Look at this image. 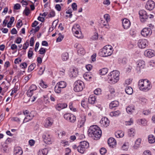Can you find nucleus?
<instances>
[{"mask_svg": "<svg viewBox=\"0 0 155 155\" xmlns=\"http://www.w3.org/2000/svg\"><path fill=\"white\" fill-rule=\"evenodd\" d=\"M87 134L89 137H92L94 140H97L100 139L101 136L102 131L97 126L92 125L89 128Z\"/></svg>", "mask_w": 155, "mask_h": 155, "instance_id": "nucleus-1", "label": "nucleus"}, {"mask_svg": "<svg viewBox=\"0 0 155 155\" xmlns=\"http://www.w3.org/2000/svg\"><path fill=\"white\" fill-rule=\"evenodd\" d=\"M112 53V47L110 45H107L100 50L99 54L103 57H107L110 55Z\"/></svg>", "mask_w": 155, "mask_h": 155, "instance_id": "nucleus-2", "label": "nucleus"}, {"mask_svg": "<svg viewBox=\"0 0 155 155\" xmlns=\"http://www.w3.org/2000/svg\"><path fill=\"white\" fill-rule=\"evenodd\" d=\"M84 82L80 80L75 81L74 84V90L76 92H79L83 90L84 87Z\"/></svg>", "mask_w": 155, "mask_h": 155, "instance_id": "nucleus-3", "label": "nucleus"}, {"mask_svg": "<svg viewBox=\"0 0 155 155\" xmlns=\"http://www.w3.org/2000/svg\"><path fill=\"white\" fill-rule=\"evenodd\" d=\"M89 147V144L86 141H82L78 146V151L81 153H84L86 149Z\"/></svg>", "mask_w": 155, "mask_h": 155, "instance_id": "nucleus-4", "label": "nucleus"}, {"mask_svg": "<svg viewBox=\"0 0 155 155\" xmlns=\"http://www.w3.org/2000/svg\"><path fill=\"white\" fill-rule=\"evenodd\" d=\"M80 30V26L78 24H75L72 29L73 32L75 34V36L78 38H80L82 37Z\"/></svg>", "mask_w": 155, "mask_h": 155, "instance_id": "nucleus-5", "label": "nucleus"}, {"mask_svg": "<svg viewBox=\"0 0 155 155\" xmlns=\"http://www.w3.org/2000/svg\"><path fill=\"white\" fill-rule=\"evenodd\" d=\"M64 117L65 119L71 123H74L76 121V118L74 115L70 113H65Z\"/></svg>", "mask_w": 155, "mask_h": 155, "instance_id": "nucleus-6", "label": "nucleus"}, {"mask_svg": "<svg viewBox=\"0 0 155 155\" xmlns=\"http://www.w3.org/2000/svg\"><path fill=\"white\" fill-rule=\"evenodd\" d=\"M137 63V66L136 69L138 72H140L145 67V62L143 61L139 60Z\"/></svg>", "mask_w": 155, "mask_h": 155, "instance_id": "nucleus-7", "label": "nucleus"}, {"mask_svg": "<svg viewBox=\"0 0 155 155\" xmlns=\"http://www.w3.org/2000/svg\"><path fill=\"white\" fill-rule=\"evenodd\" d=\"M42 137L45 143L48 144L52 143L51 136L50 134L46 133L43 135Z\"/></svg>", "mask_w": 155, "mask_h": 155, "instance_id": "nucleus-8", "label": "nucleus"}, {"mask_svg": "<svg viewBox=\"0 0 155 155\" xmlns=\"http://www.w3.org/2000/svg\"><path fill=\"white\" fill-rule=\"evenodd\" d=\"M122 25L123 28L125 29H128L130 26L131 23L129 20L127 18L122 20Z\"/></svg>", "mask_w": 155, "mask_h": 155, "instance_id": "nucleus-9", "label": "nucleus"}, {"mask_svg": "<svg viewBox=\"0 0 155 155\" xmlns=\"http://www.w3.org/2000/svg\"><path fill=\"white\" fill-rule=\"evenodd\" d=\"M146 5V8L149 10H151L154 8L155 3L152 0H149L147 2Z\"/></svg>", "mask_w": 155, "mask_h": 155, "instance_id": "nucleus-10", "label": "nucleus"}, {"mask_svg": "<svg viewBox=\"0 0 155 155\" xmlns=\"http://www.w3.org/2000/svg\"><path fill=\"white\" fill-rule=\"evenodd\" d=\"M100 122L103 126L105 127H107L110 124L109 120L106 117L102 118Z\"/></svg>", "mask_w": 155, "mask_h": 155, "instance_id": "nucleus-11", "label": "nucleus"}, {"mask_svg": "<svg viewBox=\"0 0 155 155\" xmlns=\"http://www.w3.org/2000/svg\"><path fill=\"white\" fill-rule=\"evenodd\" d=\"M145 80V79L140 80L138 82V87L140 90L143 91H145V86L144 84V81Z\"/></svg>", "mask_w": 155, "mask_h": 155, "instance_id": "nucleus-12", "label": "nucleus"}, {"mask_svg": "<svg viewBox=\"0 0 155 155\" xmlns=\"http://www.w3.org/2000/svg\"><path fill=\"white\" fill-rule=\"evenodd\" d=\"M139 14L140 21L144 23L145 21V11L144 10H140L139 11Z\"/></svg>", "mask_w": 155, "mask_h": 155, "instance_id": "nucleus-13", "label": "nucleus"}, {"mask_svg": "<svg viewBox=\"0 0 155 155\" xmlns=\"http://www.w3.org/2000/svg\"><path fill=\"white\" fill-rule=\"evenodd\" d=\"M107 143L109 146L112 148L114 147L117 144L116 140L113 137L109 138L108 140Z\"/></svg>", "mask_w": 155, "mask_h": 155, "instance_id": "nucleus-14", "label": "nucleus"}, {"mask_svg": "<svg viewBox=\"0 0 155 155\" xmlns=\"http://www.w3.org/2000/svg\"><path fill=\"white\" fill-rule=\"evenodd\" d=\"M53 123V120L50 117H48L45 120V126L46 127H51Z\"/></svg>", "mask_w": 155, "mask_h": 155, "instance_id": "nucleus-15", "label": "nucleus"}, {"mask_svg": "<svg viewBox=\"0 0 155 155\" xmlns=\"http://www.w3.org/2000/svg\"><path fill=\"white\" fill-rule=\"evenodd\" d=\"M108 76L109 82L110 83L114 84L117 83L119 80V78H116L113 76Z\"/></svg>", "mask_w": 155, "mask_h": 155, "instance_id": "nucleus-16", "label": "nucleus"}, {"mask_svg": "<svg viewBox=\"0 0 155 155\" xmlns=\"http://www.w3.org/2000/svg\"><path fill=\"white\" fill-rule=\"evenodd\" d=\"M138 45L139 48H145V40L141 39L139 40Z\"/></svg>", "mask_w": 155, "mask_h": 155, "instance_id": "nucleus-17", "label": "nucleus"}, {"mask_svg": "<svg viewBox=\"0 0 155 155\" xmlns=\"http://www.w3.org/2000/svg\"><path fill=\"white\" fill-rule=\"evenodd\" d=\"M86 117L83 115L81 117V119L78 121V125H79L80 127H81L83 126L86 121Z\"/></svg>", "mask_w": 155, "mask_h": 155, "instance_id": "nucleus-18", "label": "nucleus"}, {"mask_svg": "<svg viewBox=\"0 0 155 155\" xmlns=\"http://www.w3.org/2000/svg\"><path fill=\"white\" fill-rule=\"evenodd\" d=\"M67 106V105L66 104H59L56 105L55 108L57 110L59 111L66 107Z\"/></svg>", "mask_w": 155, "mask_h": 155, "instance_id": "nucleus-19", "label": "nucleus"}, {"mask_svg": "<svg viewBox=\"0 0 155 155\" xmlns=\"http://www.w3.org/2000/svg\"><path fill=\"white\" fill-rule=\"evenodd\" d=\"M78 71L75 69H73L69 73V75L71 77L75 78L78 75Z\"/></svg>", "mask_w": 155, "mask_h": 155, "instance_id": "nucleus-20", "label": "nucleus"}, {"mask_svg": "<svg viewBox=\"0 0 155 155\" xmlns=\"http://www.w3.org/2000/svg\"><path fill=\"white\" fill-rule=\"evenodd\" d=\"M147 55L149 58L152 57L155 55V51L151 49L148 50L147 51Z\"/></svg>", "mask_w": 155, "mask_h": 155, "instance_id": "nucleus-21", "label": "nucleus"}, {"mask_svg": "<svg viewBox=\"0 0 155 155\" xmlns=\"http://www.w3.org/2000/svg\"><path fill=\"white\" fill-rule=\"evenodd\" d=\"M108 22L106 21L101 20L100 23V24L101 25V28L105 27V28L107 29L109 28H110V27L109 25Z\"/></svg>", "mask_w": 155, "mask_h": 155, "instance_id": "nucleus-22", "label": "nucleus"}, {"mask_svg": "<svg viewBox=\"0 0 155 155\" xmlns=\"http://www.w3.org/2000/svg\"><path fill=\"white\" fill-rule=\"evenodd\" d=\"M14 152L15 155H22L23 151L20 147H17L15 148Z\"/></svg>", "mask_w": 155, "mask_h": 155, "instance_id": "nucleus-23", "label": "nucleus"}, {"mask_svg": "<svg viewBox=\"0 0 155 155\" xmlns=\"http://www.w3.org/2000/svg\"><path fill=\"white\" fill-rule=\"evenodd\" d=\"M96 100V97L94 95H90L88 99L89 103L92 104L95 103Z\"/></svg>", "mask_w": 155, "mask_h": 155, "instance_id": "nucleus-24", "label": "nucleus"}, {"mask_svg": "<svg viewBox=\"0 0 155 155\" xmlns=\"http://www.w3.org/2000/svg\"><path fill=\"white\" fill-rule=\"evenodd\" d=\"M119 73L118 71L115 70L111 72L109 74V75L113 76H114L115 78H119Z\"/></svg>", "mask_w": 155, "mask_h": 155, "instance_id": "nucleus-25", "label": "nucleus"}, {"mask_svg": "<svg viewBox=\"0 0 155 155\" xmlns=\"http://www.w3.org/2000/svg\"><path fill=\"white\" fill-rule=\"evenodd\" d=\"M48 152V150L46 148L40 150L38 153V155H46Z\"/></svg>", "mask_w": 155, "mask_h": 155, "instance_id": "nucleus-26", "label": "nucleus"}, {"mask_svg": "<svg viewBox=\"0 0 155 155\" xmlns=\"http://www.w3.org/2000/svg\"><path fill=\"white\" fill-rule=\"evenodd\" d=\"M148 142L150 143H153L155 142V137L152 134L149 135L148 137Z\"/></svg>", "mask_w": 155, "mask_h": 155, "instance_id": "nucleus-27", "label": "nucleus"}, {"mask_svg": "<svg viewBox=\"0 0 155 155\" xmlns=\"http://www.w3.org/2000/svg\"><path fill=\"white\" fill-rule=\"evenodd\" d=\"M57 84L62 89L65 88L67 86L66 82L64 81H61L58 83Z\"/></svg>", "mask_w": 155, "mask_h": 155, "instance_id": "nucleus-28", "label": "nucleus"}, {"mask_svg": "<svg viewBox=\"0 0 155 155\" xmlns=\"http://www.w3.org/2000/svg\"><path fill=\"white\" fill-rule=\"evenodd\" d=\"M134 110V106H128L126 108V110L127 113L129 114H131Z\"/></svg>", "mask_w": 155, "mask_h": 155, "instance_id": "nucleus-29", "label": "nucleus"}, {"mask_svg": "<svg viewBox=\"0 0 155 155\" xmlns=\"http://www.w3.org/2000/svg\"><path fill=\"white\" fill-rule=\"evenodd\" d=\"M62 59L63 61H66L69 58L68 54L67 52H64L61 55Z\"/></svg>", "mask_w": 155, "mask_h": 155, "instance_id": "nucleus-30", "label": "nucleus"}, {"mask_svg": "<svg viewBox=\"0 0 155 155\" xmlns=\"http://www.w3.org/2000/svg\"><path fill=\"white\" fill-rule=\"evenodd\" d=\"M119 105V102L117 101H112L110 104L109 106L110 108H113Z\"/></svg>", "mask_w": 155, "mask_h": 155, "instance_id": "nucleus-31", "label": "nucleus"}, {"mask_svg": "<svg viewBox=\"0 0 155 155\" xmlns=\"http://www.w3.org/2000/svg\"><path fill=\"white\" fill-rule=\"evenodd\" d=\"M152 87L151 82L148 80L146 81V91L150 90Z\"/></svg>", "mask_w": 155, "mask_h": 155, "instance_id": "nucleus-32", "label": "nucleus"}, {"mask_svg": "<svg viewBox=\"0 0 155 155\" xmlns=\"http://www.w3.org/2000/svg\"><path fill=\"white\" fill-rule=\"evenodd\" d=\"M125 91L126 93L129 95L131 94L133 92V89L130 87H127L125 89Z\"/></svg>", "mask_w": 155, "mask_h": 155, "instance_id": "nucleus-33", "label": "nucleus"}, {"mask_svg": "<svg viewBox=\"0 0 155 155\" xmlns=\"http://www.w3.org/2000/svg\"><path fill=\"white\" fill-rule=\"evenodd\" d=\"M120 114V112L119 110L114 111L111 112L110 113V115L111 117L118 116Z\"/></svg>", "mask_w": 155, "mask_h": 155, "instance_id": "nucleus-34", "label": "nucleus"}, {"mask_svg": "<svg viewBox=\"0 0 155 155\" xmlns=\"http://www.w3.org/2000/svg\"><path fill=\"white\" fill-rule=\"evenodd\" d=\"M108 72V69L107 68H103L99 70V73L101 75H104Z\"/></svg>", "mask_w": 155, "mask_h": 155, "instance_id": "nucleus-35", "label": "nucleus"}, {"mask_svg": "<svg viewBox=\"0 0 155 155\" xmlns=\"http://www.w3.org/2000/svg\"><path fill=\"white\" fill-rule=\"evenodd\" d=\"M135 130L133 128H131L129 130L128 132V135L131 137H134V134Z\"/></svg>", "mask_w": 155, "mask_h": 155, "instance_id": "nucleus-36", "label": "nucleus"}, {"mask_svg": "<svg viewBox=\"0 0 155 155\" xmlns=\"http://www.w3.org/2000/svg\"><path fill=\"white\" fill-rule=\"evenodd\" d=\"M36 66V64L35 63H32L28 67V72H30L33 70L35 67Z\"/></svg>", "mask_w": 155, "mask_h": 155, "instance_id": "nucleus-37", "label": "nucleus"}, {"mask_svg": "<svg viewBox=\"0 0 155 155\" xmlns=\"http://www.w3.org/2000/svg\"><path fill=\"white\" fill-rule=\"evenodd\" d=\"M15 18L13 17H11L10 19V20L7 24V26L8 28H10L11 27L12 24L14 21Z\"/></svg>", "mask_w": 155, "mask_h": 155, "instance_id": "nucleus-38", "label": "nucleus"}, {"mask_svg": "<svg viewBox=\"0 0 155 155\" xmlns=\"http://www.w3.org/2000/svg\"><path fill=\"white\" fill-rule=\"evenodd\" d=\"M61 88L60 87L56 84L54 87V91L57 93H60L61 92Z\"/></svg>", "mask_w": 155, "mask_h": 155, "instance_id": "nucleus-39", "label": "nucleus"}, {"mask_svg": "<svg viewBox=\"0 0 155 155\" xmlns=\"http://www.w3.org/2000/svg\"><path fill=\"white\" fill-rule=\"evenodd\" d=\"M115 136L117 138L122 137L124 136V134L123 133L120 132L118 131L116 132L115 134Z\"/></svg>", "mask_w": 155, "mask_h": 155, "instance_id": "nucleus-40", "label": "nucleus"}, {"mask_svg": "<svg viewBox=\"0 0 155 155\" xmlns=\"http://www.w3.org/2000/svg\"><path fill=\"white\" fill-rule=\"evenodd\" d=\"M32 119V118H31L30 116L29 115H27L25 117L24 121L23 122V123L28 122L29 121L31 120Z\"/></svg>", "mask_w": 155, "mask_h": 155, "instance_id": "nucleus-41", "label": "nucleus"}, {"mask_svg": "<svg viewBox=\"0 0 155 155\" xmlns=\"http://www.w3.org/2000/svg\"><path fill=\"white\" fill-rule=\"evenodd\" d=\"M152 33L151 29L150 28H147L146 31V36L150 37Z\"/></svg>", "mask_w": 155, "mask_h": 155, "instance_id": "nucleus-42", "label": "nucleus"}, {"mask_svg": "<svg viewBox=\"0 0 155 155\" xmlns=\"http://www.w3.org/2000/svg\"><path fill=\"white\" fill-rule=\"evenodd\" d=\"M64 35H61V33H59V37L57 38L56 42H59L61 41L64 38Z\"/></svg>", "mask_w": 155, "mask_h": 155, "instance_id": "nucleus-43", "label": "nucleus"}, {"mask_svg": "<svg viewBox=\"0 0 155 155\" xmlns=\"http://www.w3.org/2000/svg\"><path fill=\"white\" fill-rule=\"evenodd\" d=\"M78 54L82 55H84L85 53L84 49L80 47L78 50Z\"/></svg>", "mask_w": 155, "mask_h": 155, "instance_id": "nucleus-44", "label": "nucleus"}, {"mask_svg": "<svg viewBox=\"0 0 155 155\" xmlns=\"http://www.w3.org/2000/svg\"><path fill=\"white\" fill-rule=\"evenodd\" d=\"M137 123L139 124L144 126L145 125V120L142 119H138L137 120Z\"/></svg>", "mask_w": 155, "mask_h": 155, "instance_id": "nucleus-45", "label": "nucleus"}, {"mask_svg": "<svg viewBox=\"0 0 155 155\" xmlns=\"http://www.w3.org/2000/svg\"><path fill=\"white\" fill-rule=\"evenodd\" d=\"M101 90L100 88H97L94 91V93L95 94L99 95L101 94Z\"/></svg>", "mask_w": 155, "mask_h": 155, "instance_id": "nucleus-46", "label": "nucleus"}, {"mask_svg": "<svg viewBox=\"0 0 155 155\" xmlns=\"http://www.w3.org/2000/svg\"><path fill=\"white\" fill-rule=\"evenodd\" d=\"M23 13H25L26 16H28L30 13V10L29 8L26 7Z\"/></svg>", "mask_w": 155, "mask_h": 155, "instance_id": "nucleus-47", "label": "nucleus"}, {"mask_svg": "<svg viewBox=\"0 0 155 155\" xmlns=\"http://www.w3.org/2000/svg\"><path fill=\"white\" fill-rule=\"evenodd\" d=\"M37 89L36 86L34 84H32L29 87V89L31 91H33Z\"/></svg>", "mask_w": 155, "mask_h": 155, "instance_id": "nucleus-48", "label": "nucleus"}, {"mask_svg": "<svg viewBox=\"0 0 155 155\" xmlns=\"http://www.w3.org/2000/svg\"><path fill=\"white\" fill-rule=\"evenodd\" d=\"M127 145V143H124L122 147V150L125 151L127 150L128 149V146Z\"/></svg>", "mask_w": 155, "mask_h": 155, "instance_id": "nucleus-49", "label": "nucleus"}, {"mask_svg": "<svg viewBox=\"0 0 155 155\" xmlns=\"http://www.w3.org/2000/svg\"><path fill=\"white\" fill-rule=\"evenodd\" d=\"M40 85L43 88H46L48 87L47 85L42 80L41 81Z\"/></svg>", "mask_w": 155, "mask_h": 155, "instance_id": "nucleus-50", "label": "nucleus"}, {"mask_svg": "<svg viewBox=\"0 0 155 155\" xmlns=\"http://www.w3.org/2000/svg\"><path fill=\"white\" fill-rule=\"evenodd\" d=\"M104 17L106 21L108 22H109L110 21V16L108 14L104 15Z\"/></svg>", "mask_w": 155, "mask_h": 155, "instance_id": "nucleus-51", "label": "nucleus"}, {"mask_svg": "<svg viewBox=\"0 0 155 155\" xmlns=\"http://www.w3.org/2000/svg\"><path fill=\"white\" fill-rule=\"evenodd\" d=\"M106 150L104 147L101 148L100 152L101 154L102 155L106 153Z\"/></svg>", "mask_w": 155, "mask_h": 155, "instance_id": "nucleus-52", "label": "nucleus"}, {"mask_svg": "<svg viewBox=\"0 0 155 155\" xmlns=\"http://www.w3.org/2000/svg\"><path fill=\"white\" fill-rule=\"evenodd\" d=\"M133 120L132 118H130V120L126 122V125H130L132 124L133 123Z\"/></svg>", "mask_w": 155, "mask_h": 155, "instance_id": "nucleus-53", "label": "nucleus"}, {"mask_svg": "<svg viewBox=\"0 0 155 155\" xmlns=\"http://www.w3.org/2000/svg\"><path fill=\"white\" fill-rule=\"evenodd\" d=\"M72 12V9H69L66 12V13L67 14H69L70 15L68 17L70 18H71L72 16V14H71Z\"/></svg>", "mask_w": 155, "mask_h": 155, "instance_id": "nucleus-54", "label": "nucleus"}, {"mask_svg": "<svg viewBox=\"0 0 155 155\" xmlns=\"http://www.w3.org/2000/svg\"><path fill=\"white\" fill-rule=\"evenodd\" d=\"M69 108L71 110H72L73 111H76V109L75 108H73L72 106V103L71 102L69 103Z\"/></svg>", "mask_w": 155, "mask_h": 155, "instance_id": "nucleus-55", "label": "nucleus"}, {"mask_svg": "<svg viewBox=\"0 0 155 155\" xmlns=\"http://www.w3.org/2000/svg\"><path fill=\"white\" fill-rule=\"evenodd\" d=\"M28 46L29 43L27 41L23 45V49L24 50H26L28 47Z\"/></svg>", "mask_w": 155, "mask_h": 155, "instance_id": "nucleus-56", "label": "nucleus"}, {"mask_svg": "<svg viewBox=\"0 0 155 155\" xmlns=\"http://www.w3.org/2000/svg\"><path fill=\"white\" fill-rule=\"evenodd\" d=\"M20 66L22 68L25 69L27 67V64L26 62H24L22 63L21 64Z\"/></svg>", "mask_w": 155, "mask_h": 155, "instance_id": "nucleus-57", "label": "nucleus"}, {"mask_svg": "<svg viewBox=\"0 0 155 155\" xmlns=\"http://www.w3.org/2000/svg\"><path fill=\"white\" fill-rule=\"evenodd\" d=\"M21 6L19 4H15L14 6V8L15 10H18L20 8Z\"/></svg>", "mask_w": 155, "mask_h": 155, "instance_id": "nucleus-58", "label": "nucleus"}, {"mask_svg": "<svg viewBox=\"0 0 155 155\" xmlns=\"http://www.w3.org/2000/svg\"><path fill=\"white\" fill-rule=\"evenodd\" d=\"M33 94V91H31L29 89H28L27 92V96L29 97H31L32 96Z\"/></svg>", "mask_w": 155, "mask_h": 155, "instance_id": "nucleus-59", "label": "nucleus"}, {"mask_svg": "<svg viewBox=\"0 0 155 155\" xmlns=\"http://www.w3.org/2000/svg\"><path fill=\"white\" fill-rule=\"evenodd\" d=\"M44 69H43V68L42 67L40 68V70L38 72V74H39L40 75H41L43 74V73L45 71V67H44Z\"/></svg>", "mask_w": 155, "mask_h": 155, "instance_id": "nucleus-60", "label": "nucleus"}, {"mask_svg": "<svg viewBox=\"0 0 155 155\" xmlns=\"http://www.w3.org/2000/svg\"><path fill=\"white\" fill-rule=\"evenodd\" d=\"M55 16V12L53 10H51L49 14V17H53Z\"/></svg>", "mask_w": 155, "mask_h": 155, "instance_id": "nucleus-61", "label": "nucleus"}, {"mask_svg": "<svg viewBox=\"0 0 155 155\" xmlns=\"http://www.w3.org/2000/svg\"><path fill=\"white\" fill-rule=\"evenodd\" d=\"M46 51L45 49L43 48H41L39 51L40 54H45Z\"/></svg>", "mask_w": 155, "mask_h": 155, "instance_id": "nucleus-62", "label": "nucleus"}, {"mask_svg": "<svg viewBox=\"0 0 155 155\" xmlns=\"http://www.w3.org/2000/svg\"><path fill=\"white\" fill-rule=\"evenodd\" d=\"M71 6L73 10L76 11L77 10V6L75 3H73L72 4Z\"/></svg>", "mask_w": 155, "mask_h": 155, "instance_id": "nucleus-63", "label": "nucleus"}, {"mask_svg": "<svg viewBox=\"0 0 155 155\" xmlns=\"http://www.w3.org/2000/svg\"><path fill=\"white\" fill-rule=\"evenodd\" d=\"M98 38V35L96 33L91 38V39L93 40H97Z\"/></svg>", "mask_w": 155, "mask_h": 155, "instance_id": "nucleus-64", "label": "nucleus"}]
</instances>
